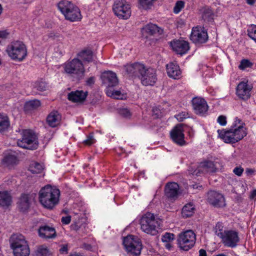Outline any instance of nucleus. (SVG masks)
<instances>
[{"label":"nucleus","instance_id":"obj_4","mask_svg":"<svg viewBox=\"0 0 256 256\" xmlns=\"http://www.w3.org/2000/svg\"><path fill=\"white\" fill-rule=\"evenodd\" d=\"M58 8L67 20L75 22L81 19L80 9L77 6L69 1H60L58 4Z\"/></svg>","mask_w":256,"mask_h":256},{"label":"nucleus","instance_id":"obj_58","mask_svg":"<svg viewBox=\"0 0 256 256\" xmlns=\"http://www.w3.org/2000/svg\"><path fill=\"white\" fill-rule=\"evenodd\" d=\"M256 197V189L253 190L250 194V199H254Z\"/></svg>","mask_w":256,"mask_h":256},{"label":"nucleus","instance_id":"obj_7","mask_svg":"<svg viewBox=\"0 0 256 256\" xmlns=\"http://www.w3.org/2000/svg\"><path fill=\"white\" fill-rule=\"evenodd\" d=\"M218 136L226 143L235 144L242 140L247 134L246 130L229 129L228 130H218Z\"/></svg>","mask_w":256,"mask_h":256},{"label":"nucleus","instance_id":"obj_26","mask_svg":"<svg viewBox=\"0 0 256 256\" xmlns=\"http://www.w3.org/2000/svg\"><path fill=\"white\" fill-rule=\"evenodd\" d=\"M166 70L169 77L175 80L180 78L182 72L177 64L172 62L168 63L166 66Z\"/></svg>","mask_w":256,"mask_h":256},{"label":"nucleus","instance_id":"obj_37","mask_svg":"<svg viewBox=\"0 0 256 256\" xmlns=\"http://www.w3.org/2000/svg\"><path fill=\"white\" fill-rule=\"evenodd\" d=\"M43 170V166L37 162H32L29 167V170L32 174H40Z\"/></svg>","mask_w":256,"mask_h":256},{"label":"nucleus","instance_id":"obj_35","mask_svg":"<svg viewBox=\"0 0 256 256\" xmlns=\"http://www.w3.org/2000/svg\"><path fill=\"white\" fill-rule=\"evenodd\" d=\"M40 106V102L38 100H34L27 102L24 105L26 110L36 109Z\"/></svg>","mask_w":256,"mask_h":256},{"label":"nucleus","instance_id":"obj_55","mask_svg":"<svg viewBox=\"0 0 256 256\" xmlns=\"http://www.w3.org/2000/svg\"><path fill=\"white\" fill-rule=\"evenodd\" d=\"M8 34V32L6 30L0 31V38H6Z\"/></svg>","mask_w":256,"mask_h":256},{"label":"nucleus","instance_id":"obj_2","mask_svg":"<svg viewBox=\"0 0 256 256\" xmlns=\"http://www.w3.org/2000/svg\"><path fill=\"white\" fill-rule=\"evenodd\" d=\"M140 224L143 232L152 236L156 235L161 228L160 220L150 212L142 215Z\"/></svg>","mask_w":256,"mask_h":256},{"label":"nucleus","instance_id":"obj_47","mask_svg":"<svg viewBox=\"0 0 256 256\" xmlns=\"http://www.w3.org/2000/svg\"><path fill=\"white\" fill-rule=\"evenodd\" d=\"M188 117V113H187L186 112H182L176 116V118L179 122H182L184 120V119H185Z\"/></svg>","mask_w":256,"mask_h":256},{"label":"nucleus","instance_id":"obj_63","mask_svg":"<svg viewBox=\"0 0 256 256\" xmlns=\"http://www.w3.org/2000/svg\"><path fill=\"white\" fill-rule=\"evenodd\" d=\"M2 12V8L1 5L0 4V14H1Z\"/></svg>","mask_w":256,"mask_h":256},{"label":"nucleus","instance_id":"obj_54","mask_svg":"<svg viewBox=\"0 0 256 256\" xmlns=\"http://www.w3.org/2000/svg\"><path fill=\"white\" fill-rule=\"evenodd\" d=\"M86 82L87 85H88V86H90L92 84H94V83L95 82V78H94V77L91 76V77L89 78L86 80Z\"/></svg>","mask_w":256,"mask_h":256},{"label":"nucleus","instance_id":"obj_8","mask_svg":"<svg viewBox=\"0 0 256 256\" xmlns=\"http://www.w3.org/2000/svg\"><path fill=\"white\" fill-rule=\"evenodd\" d=\"M64 72L78 80L84 76L85 70L82 62L78 58H74L68 61L64 64Z\"/></svg>","mask_w":256,"mask_h":256},{"label":"nucleus","instance_id":"obj_36","mask_svg":"<svg viewBox=\"0 0 256 256\" xmlns=\"http://www.w3.org/2000/svg\"><path fill=\"white\" fill-rule=\"evenodd\" d=\"M3 162L7 166H11L16 164L18 160L14 155L8 154L4 158Z\"/></svg>","mask_w":256,"mask_h":256},{"label":"nucleus","instance_id":"obj_30","mask_svg":"<svg viewBox=\"0 0 256 256\" xmlns=\"http://www.w3.org/2000/svg\"><path fill=\"white\" fill-rule=\"evenodd\" d=\"M10 126V122L7 114L4 113H0V132L7 130Z\"/></svg>","mask_w":256,"mask_h":256},{"label":"nucleus","instance_id":"obj_19","mask_svg":"<svg viewBox=\"0 0 256 256\" xmlns=\"http://www.w3.org/2000/svg\"><path fill=\"white\" fill-rule=\"evenodd\" d=\"M207 200L210 204L214 207H222L226 204L223 195L214 190L208 192Z\"/></svg>","mask_w":256,"mask_h":256},{"label":"nucleus","instance_id":"obj_49","mask_svg":"<svg viewBox=\"0 0 256 256\" xmlns=\"http://www.w3.org/2000/svg\"><path fill=\"white\" fill-rule=\"evenodd\" d=\"M120 114L126 118H129L131 116L130 110L128 108H122L120 110Z\"/></svg>","mask_w":256,"mask_h":256},{"label":"nucleus","instance_id":"obj_6","mask_svg":"<svg viewBox=\"0 0 256 256\" xmlns=\"http://www.w3.org/2000/svg\"><path fill=\"white\" fill-rule=\"evenodd\" d=\"M22 138L17 140L19 147L30 150L38 148V142L36 134L30 130H23L21 132Z\"/></svg>","mask_w":256,"mask_h":256},{"label":"nucleus","instance_id":"obj_31","mask_svg":"<svg viewBox=\"0 0 256 256\" xmlns=\"http://www.w3.org/2000/svg\"><path fill=\"white\" fill-rule=\"evenodd\" d=\"M11 202V196L8 192H0V206L3 207L8 206L10 204Z\"/></svg>","mask_w":256,"mask_h":256},{"label":"nucleus","instance_id":"obj_57","mask_svg":"<svg viewBox=\"0 0 256 256\" xmlns=\"http://www.w3.org/2000/svg\"><path fill=\"white\" fill-rule=\"evenodd\" d=\"M200 256H207L206 251L204 249H200L199 250Z\"/></svg>","mask_w":256,"mask_h":256},{"label":"nucleus","instance_id":"obj_5","mask_svg":"<svg viewBox=\"0 0 256 256\" xmlns=\"http://www.w3.org/2000/svg\"><path fill=\"white\" fill-rule=\"evenodd\" d=\"M10 242L14 256H29V246L23 236L12 235L10 238Z\"/></svg>","mask_w":256,"mask_h":256},{"label":"nucleus","instance_id":"obj_43","mask_svg":"<svg viewBox=\"0 0 256 256\" xmlns=\"http://www.w3.org/2000/svg\"><path fill=\"white\" fill-rule=\"evenodd\" d=\"M248 34L256 42V25L252 26L248 28Z\"/></svg>","mask_w":256,"mask_h":256},{"label":"nucleus","instance_id":"obj_1","mask_svg":"<svg viewBox=\"0 0 256 256\" xmlns=\"http://www.w3.org/2000/svg\"><path fill=\"white\" fill-rule=\"evenodd\" d=\"M60 191L50 185L42 187L38 192L39 202L48 209H52L59 202Z\"/></svg>","mask_w":256,"mask_h":256},{"label":"nucleus","instance_id":"obj_48","mask_svg":"<svg viewBox=\"0 0 256 256\" xmlns=\"http://www.w3.org/2000/svg\"><path fill=\"white\" fill-rule=\"evenodd\" d=\"M217 122L220 125L224 126L227 123L226 118L223 115L220 116L217 119Z\"/></svg>","mask_w":256,"mask_h":256},{"label":"nucleus","instance_id":"obj_20","mask_svg":"<svg viewBox=\"0 0 256 256\" xmlns=\"http://www.w3.org/2000/svg\"><path fill=\"white\" fill-rule=\"evenodd\" d=\"M144 66L139 62L127 64L124 68L126 72L130 76H138L140 78L142 72H144Z\"/></svg>","mask_w":256,"mask_h":256},{"label":"nucleus","instance_id":"obj_60","mask_svg":"<svg viewBox=\"0 0 256 256\" xmlns=\"http://www.w3.org/2000/svg\"><path fill=\"white\" fill-rule=\"evenodd\" d=\"M256 0H246V2L248 4H253L255 2Z\"/></svg>","mask_w":256,"mask_h":256},{"label":"nucleus","instance_id":"obj_13","mask_svg":"<svg viewBox=\"0 0 256 256\" xmlns=\"http://www.w3.org/2000/svg\"><path fill=\"white\" fill-rule=\"evenodd\" d=\"M207 30L204 28L197 26L192 28L190 36V40L196 44L205 43L208 40Z\"/></svg>","mask_w":256,"mask_h":256},{"label":"nucleus","instance_id":"obj_40","mask_svg":"<svg viewBox=\"0 0 256 256\" xmlns=\"http://www.w3.org/2000/svg\"><path fill=\"white\" fill-rule=\"evenodd\" d=\"M244 123L239 118H236L230 129L246 130L244 126Z\"/></svg>","mask_w":256,"mask_h":256},{"label":"nucleus","instance_id":"obj_62","mask_svg":"<svg viewBox=\"0 0 256 256\" xmlns=\"http://www.w3.org/2000/svg\"><path fill=\"white\" fill-rule=\"evenodd\" d=\"M166 247L170 249V248L171 247V246H170V244H166Z\"/></svg>","mask_w":256,"mask_h":256},{"label":"nucleus","instance_id":"obj_21","mask_svg":"<svg viewBox=\"0 0 256 256\" xmlns=\"http://www.w3.org/2000/svg\"><path fill=\"white\" fill-rule=\"evenodd\" d=\"M101 79L102 84L109 88L115 86L118 83L116 74L112 71H106L102 73Z\"/></svg>","mask_w":256,"mask_h":256},{"label":"nucleus","instance_id":"obj_23","mask_svg":"<svg viewBox=\"0 0 256 256\" xmlns=\"http://www.w3.org/2000/svg\"><path fill=\"white\" fill-rule=\"evenodd\" d=\"M179 194V186L174 182L168 183L165 187V195L170 200H175Z\"/></svg>","mask_w":256,"mask_h":256},{"label":"nucleus","instance_id":"obj_52","mask_svg":"<svg viewBox=\"0 0 256 256\" xmlns=\"http://www.w3.org/2000/svg\"><path fill=\"white\" fill-rule=\"evenodd\" d=\"M71 218L70 216H63L62 218V222L64 224H68L70 223Z\"/></svg>","mask_w":256,"mask_h":256},{"label":"nucleus","instance_id":"obj_41","mask_svg":"<svg viewBox=\"0 0 256 256\" xmlns=\"http://www.w3.org/2000/svg\"><path fill=\"white\" fill-rule=\"evenodd\" d=\"M34 87L40 91H44L48 88V84L45 81L40 80L35 83Z\"/></svg>","mask_w":256,"mask_h":256},{"label":"nucleus","instance_id":"obj_29","mask_svg":"<svg viewBox=\"0 0 256 256\" xmlns=\"http://www.w3.org/2000/svg\"><path fill=\"white\" fill-rule=\"evenodd\" d=\"M18 207L22 212L27 210L30 204V198L28 194H22L19 198Z\"/></svg>","mask_w":256,"mask_h":256},{"label":"nucleus","instance_id":"obj_45","mask_svg":"<svg viewBox=\"0 0 256 256\" xmlns=\"http://www.w3.org/2000/svg\"><path fill=\"white\" fill-rule=\"evenodd\" d=\"M174 235L173 234L166 232L162 237V240L163 242H169L174 239Z\"/></svg>","mask_w":256,"mask_h":256},{"label":"nucleus","instance_id":"obj_28","mask_svg":"<svg viewBox=\"0 0 256 256\" xmlns=\"http://www.w3.org/2000/svg\"><path fill=\"white\" fill-rule=\"evenodd\" d=\"M142 32L144 34H146L149 36H154L156 34H162V30L157 25L150 23L142 28Z\"/></svg>","mask_w":256,"mask_h":256},{"label":"nucleus","instance_id":"obj_10","mask_svg":"<svg viewBox=\"0 0 256 256\" xmlns=\"http://www.w3.org/2000/svg\"><path fill=\"white\" fill-rule=\"evenodd\" d=\"M123 244L128 253L134 256L140 255L142 244L138 237L132 235L125 237L123 240Z\"/></svg>","mask_w":256,"mask_h":256},{"label":"nucleus","instance_id":"obj_15","mask_svg":"<svg viewBox=\"0 0 256 256\" xmlns=\"http://www.w3.org/2000/svg\"><path fill=\"white\" fill-rule=\"evenodd\" d=\"M184 132L182 124H178L170 132V136L172 140L180 146H183L186 144Z\"/></svg>","mask_w":256,"mask_h":256},{"label":"nucleus","instance_id":"obj_25","mask_svg":"<svg viewBox=\"0 0 256 256\" xmlns=\"http://www.w3.org/2000/svg\"><path fill=\"white\" fill-rule=\"evenodd\" d=\"M88 94L86 91L76 90L70 92L68 95V98L73 102L82 103L86 100Z\"/></svg>","mask_w":256,"mask_h":256},{"label":"nucleus","instance_id":"obj_14","mask_svg":"<svg viewBox=\"0 0 256 256\" xmlns=\"http://www.w3.org/2000/svg\"><path fill=\"white\" fill-rule=\"evenodd\" d=\"M252 88V84H249L248 80L242 81L237 86L236 94L240 99L247 100L251 96Z\"/></svg>","mask_w":256,"mask_h":256},{"label":"nucleus","instance_id":"obj_16","mask_svg":"<svg viewBox=\"0 0 256 256\" xmlns=\"http://www.w3.org/2000/svg\"><path fill=\"white\" fill-rule=\"evenodd\" d=\"M142 84L144 86H152L157 80L156 71L152 68H144V72H142L139 78Z\"/></svg>","mask_w":256,"mask_h":256},{"label":"nucleus","instance_id":"obj_22","mask_svg":"<svg viewBox=\"0 0 256 256\" xmlns=\"http://www.w3.org/2000/svg\"><path fill=\"white\" fill-rule=\"evenodd\" d=\"M172 50L178 54H183L189 50V44L182 40H174L170 43Z\"/></svg>","mask_w":256,"mask_h":256},{"label":"nucleus","instance_id":"obj_17","mask_svg":"<svg viewBox=\"0 0 256 256\" xmlns=\"http://www.w3.org/2000/svg\"><path fill=\"white\" fill-rule=\"evenodd\" d=\"M216 170V166L214 162L206 160L201 162L192 174L198 176L201 174L213 173Z\"/></svg>","mask_w":256,"mask_h":256},{"label":"nucleus","instance_id":"obj_39","mask_svg":"<svg viewBox=\"0 0 256 256\" xmlns=\"http://www.w3.org/2000/svg\"><path fill=\"white\" fill-rule=\"evenodd\" d=\"M213 12L212 10L209 8H206L202 12V17L205 21L210 22L213 18Z\"/></svg>","mask_w":256,"mask_h":256},{"label":"nucleus","instance_id":"obj_56","mask_svg":"<svg viewBox=\"0 0 256 256\" xmlns=\"http://www.w3.org/2000/svg\"><path fill=\"white\" fill-rule=\"evenodd\" d=\"M256 170L254 169L247 168L246 170V172L248 175H250L254 173Z\"/></svg>","mask_w":256,"mask_h":256},{"label":"nucleus","instance_id":"obj_9","mask_svg":"<svg viewBox=\"0 0 256 256\" xmlns=\"http://www.w3.org/2000/svg\"><path fill=\"white\" fill-rule=\"evenodd\" d=\"M196 234L192 230H187L181 232L178 236L177 242L180 250L188 251L194 245Z\"/></svg>","mask_w":256,"mask_h":256},{"label":"nucleus","instance_id":"obj_38","mask_svg":"<svg viewBox=\"0 0 256 256\" xmlns=\"http://www.w3.org/2000/svg\"><path fill=\"white\" fill-rule=\"evenodd\" d=\"M226 230H224V224L222 222H218L216 224L214 228V232L220 238L225 233Z\"/></svg>","mask_w":256,"mask_h":256},{"label":"nucleus","instance_id":"obj_46","mask_svg":"<svg viewBox=\"0 0 256 256\" xmlns=\"http://www.w3.org/2000/svg\"><path fill=\"white\" fill-rule=\"evenodd\" d=\"M107 94L108 96H112L114 98L119 100L123 99L124 95L122 94L118 90H115L112 92L111 94V95L110 94V92L108 91Z\"/></svg>","mask_w":256,"mask_h":256},{"label":"nucleus","instance_id":"obj_33","mask_svg":"<svg viewBox=\"0 0 256 256\" xmlns=\"http://www.w3.org/2000/svg\"><path fill=\"white\" fill-rule=\"evenodd\" d=\"M78 56L84 61L90 62L92 60V52L90 50H86L82 51L79 53Z\"/></svg>","mask_w":256,"mask_h":256},{"label":"nucleus","instance_id":"obj_27","mask_svg":"<svg viewBox=\"0 0 256 256\" xmlns=\"http://www.w3.org/2000/svg\"><path fill=\"white\" fill-rule=\"evenodd\" d=\"M62 116L56 110L51 112L47 116L46 122L49 126L55 128L60 124Z\"/></svg>","mask_w":256,"mask_h":256},{"label":"nucleus","instance_id":"obj_61","mask_svg":"<svg viewBox=\"0 0 256 256\" xmlns=\"http://www.w3.org/2000/svg\"><path fill=\"white\" fill-rule=\"evenodd\" d=\"M70 256H82L81 254H77V253H74L72 254H71Z\"/></svg>","mask_w":256,"mask_h":256},{"label":"nucleus","instance_id":"obj_53","mask_svg":"<svg viewBox=\"0 0 256 256\" xmlns=\"http://www.w3.org/2000/svg\"><path fill=\"white\" fill-rule=\"evenodd\" d=\"M80 227L81 225L80 224L79 222H76L71 225V228L76 232L80 230Z\"/></svg>","mask_w":256,"mask_h":256},{"label":"nucleus","instance_id":"obj_42","mask_svg":"<svg viewBox=\"0 0 256 256\" xmlns=\"http://www.w3.org/2000/svg\"><path fill=\"white\" fill-rule=\"evenodd\" d=\"M253 64L248 60L243 59L241 60L238 68L240 70H244L248 68H251Z\"/></svg>","mask_w":256,"mask_h":256},{"label":"nucleus","instance_id":"obj_51","mask_svg":"<svg viewBox=\"0 0 256 256\" xmlns=\"http://www.w3.org/2000/svg\"><path fill=\"white\" fill-rule=\"evenodd\" d=\"M84 143L88 145H91L92 144L94 143L95 140L94 138V136L92 135H89L86 140H84Z\"/></svg>","mask_w":256,"mask_h":256},{"label":"nucleus","instance_id":"obj_12","mask_svg":"<svg viewBox=\"0 0 256 256\" xmlns=\"http://www.w3.org/2000/svg\"><path fill=\"white\" fill-rule=\"evenodd\" d=\"M220 239L224 246L231 248L236 247L240 242L238 232L234 230H226Z\"/></svg>","mask_w":256,"mask_h":256},{"label":"nucleus","instance_id":"obj_3","mask_svg":"<svg viewBox=\"0 0 256 256\" xmlns=\"http://www.w3.org/2000/svg\"><path fill=\"white\" fill-rule=\"evenodd\" d=\"M6 52L12 60L18 62L23 61L28 55L26 46L20 40L11 42L7 46Z\"/></svg>","mask_w":256,"mask_h":256},{"label":"nucleus","instance_id":"obj_18","mask_svg":"<svg viewBox=\"0 0 256 256\" xmlns=\"http://www.w3.org/2000/svg\"><path fill=\"white\" fill-rule=\"evenodd\" d=\"M192 105L196 114L204 116L208 110V106L206 102L202 98L196 97L192 100Z\"/></svg>","mask_w":256,"mask_h":256},{"label":"nucleus","instance_id":"obj_50","mask_svg":"<svg viewBox=\"0 0 256 256\" xmlns=\"http://www.w3.org/2000/svg\"><path fill=\"white\" fill-rule=\"evenodd\" d=\"M244 172V168L240 166V167H236L233 170V172L236 174V176H242V172Z\"/></svg>","mask_w":256,"mask_h":256},{"label":"nucleus","instance_id":"obj_32","mask_svg":"<svg viewBox=\"0 0 256 256\" xmlns=\"http://www.w3.org/2000/svg\"><path fill=\"white\" fill-rule=\"evenodd\" d=\"M194 210L195 208L192 204L190 203L186 204L182 209V216L184 218H187L192 216L194 212Z\"/></svg>","mask_w":256,"mask_h":256},{"label":"nucleus","instance_id":"obj_44","mask_svg":"<svg viewBox=\"0 0 256 256\" xmlns=\"http://www.w3.org/2000/svg\"><path fill=\"white\" fill-rule=\"evenodd\" d=\"M184 2L182 0H178L176 3L174 8V12L175 14L179 13L184 8Z\"/></svg>","mask_w":256,"mask_h":256},{"label":"nucleus","instance_id":"obj_59","mask_svg":"<svg viewBox=\"0 0 256 256\" xmlns=\"http://www.w3.org/2000/svg\"><path fill=\"white\" fill-rule=\"evenodd\" d=\"M60 251L62 252H68V247L66 246H64L60 249Z\"/></svg>","mask_w":256,"mask_h":256},{"label":"nucleus","instance_id":"obj_34","mask_svg":"<svg viewBox=\"0 0 256 256\" xmlns=\"http://www.w3.org/2000/svg\"><path fill=\"white\" fill-rule=\"evenodd\" d=\"M37 256H50V252L48 248L45 245H41L37 248L36 251Z\"/></svg>","mask_w":256,"mask_h":256},{"label":"nucleus","instance_id":"obj_11","mask_svg":"<svg viewBox=\"0 0 256 256\" xmlns=\"http://www.w3.org/2000/svg\"><path fill=\"white\" fill-rule=\"evenodd\" d=\"M112 10L115 15L120 19L127 20L131 15L130 6L126 0H116Z\"/></svg>","mask_w":256,"mask_h":256},{"label":"nucleus","instance_id":"obj_24","mask_svg":"<svg viewBox=\"0 0 256 256\" xmlns=\"http://www.w3.org/2000/svg\"><path fill=\"white\" fill-rule=\"evenodd\" d=\"M38 236L42 238H55L56 236L55 228L48 225L40 226L38 230Z\"/></svg>","mask_w":256,"mask_h":256}]
</instances>
